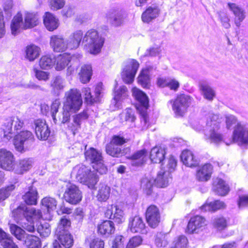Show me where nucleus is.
I'll return each mask as SVG.
<instances>
[{
	"mask_svg": "<svg viewBox=\"0 0 248 248\" xmlns=\"http://www.w3.org/2000/svg\"><path fill=\"white\" fill-rule=\"evenodd\" d=\"M64 99L62 113H58L61 105L60 100L55 99L52 103L50 114L55 124L59 122L64 124L67 122L70 119V112H76L78 111L82 105L81 93L77 89H71L66 92Z\"/></svg>",
	"mask_w": 248,
	"mask_h": 248,
	"instance_id": "obj_1",
	"label": "nucleus"
},
{
	"mask_svg": "<svg viewBox=\"0 0 248 248\" xmlns=\"http://www.w3.org/2000/svg\"><path fill=\"white\" fill-rule=\"evenodd\" d=\"M72 174L76 177L78 182L87 186L90 189L94 188L98 181L96 172L91 171L82 164L75 166L73 169Z\"/></svg>",
	"mask_w": 248,
	"mask_h": 248,
	"instance_id": "obj_2",
	"label": "nucleus"
},
{
	"mask_svg": "<svg viewBox=\"0 0 248 248\" xmlns=\"http://www.w3.org/2000/svg\"><path fill=\"white\" fill-rule=\"evenodd\" d=\"M83 43L88 51L96 55L99 53L104 43V39L93 29L88 31L84 35Z\"/></svg>",
	"mask_w": 248,
	"mask_h": 248,
	"instance_id": "obj_3",
	"label": "nucleus"
},
{
	"mask_svg": "<svg viewBox=\"0 0 248 248\" xmlns=\"http://www.w3.org/2000/svg\"><path fill=\"white\" fill-rule=\"evenodd\" d=\"M24 124L23 121L17 117H11L5 119L1 127L3 132V140L5 142L9 141L15 136V131L18 133Z\"/></svg>",
	"mask_w": 248,
	"mask_h": 248,
	"instance_id": "obj_4",
	"label": "nucleus"
},
{
	"mask_svg": "<svg viewBox=\"0 0 248 248\" xmlns=\"http://www.w3.org/2000/svg\"><path fill=\"white\" fill-rule=\"evenodd\" d=\"M12 216L17 222L24 219L27 221H29L32 218L36 219L40 218L42 217V213L39 209L22 205L18 206L13 211Z\"/></svg>",
	"mask_w": 248,
	"mask_h": 248,
	"instance_id": "obj_5",
	"label": "nucleus"
},
{
	"mask_svg": "<svg viewBox=\"0 0 248 248\" xmlns=\"http://www.w3.org/2000/svg\"><path fill=\"white\" fill-rule=\"evenodd\" d=\"M34 141L35 138L32 132L24 130L20 131L15 136L14 144L17 151L22 152L25 151L24 146L28 147L32 145Z\"/></svg>",
	"mask_w": 248,
	"mask_h": 248,
	"instance_id": "obj_6",
	"label": "nucleus"
},
{
	"mask_svg": "<svg viewBox=\"0 0 248 248\" xmlns=\"http://www.w3.org/2000/svg\"><path fill=\"white\" fill-rule=\"evenodd\" d=\"M193 101L192 97L188 95L182 94L178 95L172 104V109L175 114L177 116H183Z\"/></svg>",
	"mask_w": 248,
	"mask_h": 248,
	"instance_id": "obj_7",
	"label": "nucleus"
},
{
	"mask_svg": "<svg viewBox=\"0 0 248 248\" xmlns=\"http://www.w3.org/2000/svg\"><path fill=\"white\" fill-rule=\"evenodd\" d=\"M139 65V63L135 60L127 61L121 73L122 78L125 83L130 84L133 82Z\"/></svg>",
	"mask_w": 248,
	"mask_h": 248,
	"instance_id": "obj_8",
	"label": "nucleus"
},
{
	"mask_svg": "<svg viewBox=\"0 0 248 248\" xmlns=\"http://www.w3.org/2000/svg\"><path fill=\"white\" fill-rule=\"evenodd\" d=\"M63 197L66 202L72 204H77L82 199V192L75 185L68 183L66 185Z\"/></svg>",
	"mask_w": 248,
	"mask_h": 248,
	"instance_id": "obj_9",
	"label": "nucleus"
},
{
	"mask_svg": "<svg viewBox=\"0 0 248 248\" xmlns=\"http://www.w3.org/2000/svg\"><path fill=\"white\" fill-rule=\"evenodd\" d=\"M206 225L207 221L204 217L195 216L190 219L186 232L189 234L198 233L201 232Z\"/></svg>",
	"mask_w": 248,
	"mask_h": 248,
	"instance_id": "obj_10",
	"label": "nucleus"
},
{
	"mask_svg": "<svg viewBox=\"0 0 248 248\" xmlns=\"http://www.w3.org/2000/svg\"><path fill=\"white\" fill-rule=\"evenodd\" d=\"M103 87L101 82L98 83L94 89V95L91 93V89L88 87L84 88L82 92L84 96L85 101L88 104H92L100 101L103 95Z\"/></svg>",
	"mask_w": 248,
	"mask_h": 248,
	"instance_id": "obj_11",
	"label": "nucleus"
},
{
	"mask_svg": "<svg viewBox=\"0 0 248 248\" xmlns=\"http://www.w3.org/2000/svg\"><path fill=\"white\" fill-rule=\"evenodd\" d=\"M15 165L13 154L4 148L0 149V167L6 170H13Z\"/></svg>",
	"mask_w": 248,
	"mask_h": 248,
	"instance_id": "obj_12",
	"label": "nucleus"
},
{
	"mask_svg": "<svg viewBox=\"0 0 248 248\" xmlns=\"http://www.w3.org/2000/svg\"><path fill=\"white\" fill-rule=\"evenodd\" d=\"M33 128L37 138L41 140H46L49 137L50 130L45 120L37 119L34 121Z\"/></svg>",
	"mask_w": 248,
	"mask_h": 248,
	"instance_id": "obj_13",
	"label": "nucleus"
},
{
	"mask_svg": "<svg viewBox=\"0 0 248 248\" xmlns=\"http://www.w3.org/2000/svg\"><path fill=\"white\" fill-rule=\"evenodd\" d=\"M233 140L239 144L248 145V127L238 124L233 133Z\"/></svg>",
	"mask_w": 248,
	"mask_h": 248,
	"instance_id": "obj_14",
	"label": "nucleus"
},
{
	"mask_svg": "<svg viewBox=\"0 0 248 248\" xmlns=\"http://www.w3.org/2000/svg\"><path fill=\"white\" fill-rule=\"evenodd\" d=\"M146 219L149 225L153 228L156 227L160 220L159 210L156 206L152 205L147 209Z\"/></svg>",
	"mask_w": 248,
	"mask_h": 248,
	"instance_id": "obj_15",
	"label": "nucleus"
},
{
	"mask_svg": "<svg viewBox=\"0 0 248 248\" xmlns=\"http://www.w3.org/2000/svg\"><path fill=\"white\" fill-rule=\"evenodd\" d=\"M50 45L55 52H63L69 49L67 40L62 36L53 35L50 38Z\"/></svg>",
	"mask_w": 248,
	"mask_h": 248,
	"instance_id": "obj_16",
	"label": "nucleus"
},
{
	"mask_svg": "<svg viewBox=\"0 0 248 248\" xmlns=\"http://www.w3.org/2000/svg\"><path fill=\"white\" fill-rule=\"evenodd\" d=\"M105 216L118 224L122 223L124 221L123 211L115 205L108 207L105 213Z\"/></svg>",
	"mask_w": 248,
	"mask_h": 248,
	"instance_id": "obj_17",
	"label": "nucleus"
},
{
	"mask_svg": "<svg viewBox=\"0 0 248 248\" xmlns=\"http://www.w3.org/2000/svg\"><path fill=\"white\" fill-rule=\"evenodd\" d=\"M129 228L134 233H145L147 232L145 225L142 218L139 216H135L129 218Z\"/></svg>",
	"mask_w": 248,
	"mask_h": 248,
	"instance_id": "obj_18",
	"label": "nucleus"
},
{
	"mask_svg": "<svg viewBox=\"0 0 248 248\" xmlns=\"http://www.w3.org/2000/svg\"><path fill=\"white\" fill-rule=\"evenodd\" d=\"M160 10L156 4H152L148 7L141 16L142 20L144 23H149L157 18L160 14Z\"/></svg>",
	"mask_w": 248,
	"mask_h": 248,
	"instance_id": "obj_19",
	"label": "nucleus"
},
{
	"mask_svg": "<svg viewBox=\"0 0 248 248\" xmlns=\"http://www.w3.org/2000/svg\"><path fill=\"white\" fill-rule=\"evenodd\" d=\"M83 32L81 30H77L73 31L67 40L69 49H74L78 47L82 40L83 41Z\"/></svg>",
	"mask_w": 248,
	"mask_h": 248,
	"instance_id": "obj_20",
	"label": "nucleus"
},
{
	"mask_svg": "<svg viewBox=\"0 0 248 248\" xmlns=\"http://www.w3.org/2000/svg\"><path fill=\"white\" fill-rule=\"evenodd\" d=\"M37 13L25 12L24 14V29H31L39 23Z\"/></svg>",
	"mask_w": 248,
	"mask_h": 248,
	"instance_id": "obj_21",
	"label": "nucleus"
},
{
	"mask_svg": "<svg viewBox=\"0 0 248 248\" xmlns=\"http://www.w3.org/2000/svg\"><path fill=\"white\" fill-rule=\"evenodd\" d=\"M212 166L210 164H206L197 170L196 179L199 181H208L211 177L212 172Z\"/></svg>",
	"mask_w": 248,
	"mask_h": 248,
	"instance_id": "obj_22",
	"label": "nucleus"
},
{
	"mask_svg": "<svg viewBox=\"0 0 248 248\" xmlns=\"http://www.w3.org/2000/svg\"><path fill=\"white\" fill-rule=\"evenodd\" d=\"M165 154L166 149L164 147L155 146L151 150L150 158L153 162L159 163L164 160Z\"/></svg>",
	"mask_w": 248,
	"mask_h": 248,
	"instance_id": "obj_23",
	"label": "nucleus"
},
{
	"mask_svg": "<svg viewBox=\"0 0 248 248\" xmlns=\"http://www.w3.org/2000/svg\"><path fill=\"white\" fill-rule=\"evenodd\" d=\"M132 95L139 102L143 110H146L149 106V99L146 94L142 91L134 87L132 90Z\"/></svg>",
	"mask_w": 248,
	"mask_h": 248,
	"instance_id": "obj_24",
	"label": "nucleus"
},
{
	"mask_svg": "<svg viewBox=\"0 0 248 248\" xmlns=\"http://www.w3.org/2000/svg\"><path fill=\"white\" fill-rule=\"evenodd\" d=\"M127 90L125 86H121L117 89L115 88L114 96L113 100L111 101V105H113L116 108H119L121 101L127 96Z\"/></svg>",
	"mask_w": 248,
	"mask_h": 248,
	"instance_id": "obj_25",
	"label": "nucleus"
},
{
	"mask_svg": "<svg viewBox=\"0 0 248 248\" xmlns=\"http://www.w3.org/2000/svg\"><path fill=\"white\" fill-rule=\"evenodd\" d=\"M59 242L65 248H70L74 244L73 236L69 231L56 232Z\"/></svg>",
	"mask_w": 248,
	"mask_h": 248,
	"instance_id": "obj_26",
	"label": "nucleus"
},
{
	"mask_svg": "<svg viewBox=\"0 0 248 248\" xmlns=\"http://www.w3.org/2000/svg\"><path fill=\"white\" fill-rule=\"evenodd\" d=\"M171 179L169 171L161 169L157 173L156 178L154 179L156 186L160 187H166Z\"/></svg>",
	"mask_w": 248,
	"mask_h": 248,
	"instance_id": "obj_27",
	"label": "nucleus"
},
{
	"mask_svg": "<svg viewBox=\"0 0 248 248\" xmlns=\"http://www.w3.org/2000/svg\"><path fill=\"white\" fill-rule=\"evenodd\" d=\"M71 60V56L67 53H63L54 58V64L57 71L63 70Z\"/></svg>",
	"mask_w": 248,
	"mask_h": 248,
	"instance_id": "obj_28",
	"label": "nucleus"
},
{
	"mask_svg": "<svg viewBox=\"0 0 248 248\" xmlns=\"http://www.w3.org/2000/svg\"><path fill=\"white\" fill-rule=\"evenodd\" d=\"M124 12L122 10H113L108 15V18L114 26H120L123 22Z\"/></svg>",
	"mask_w": 248,
	"mask_h": 248,
	"instance_id": "obj_29",
	"label": "nucleus"
},
{
	"mask_svg": "<svg viewBox=\"0 0 248 248\" xmlns=\"http://www.w3.org/2000/svg\"><path fill=\"white\" fill-rule=\"evenodd\" d=\"M127 149L119 147L111 142L107 144L106 146V151L107 154L112 157H118L124 155Z\"/></svg>",
	"mask_w": 248,
	"mask_h": 248,
	"instance_id": "obj_30",
	"label": "nucleus"
},
{
	"mask_svg": "<svg viewBox=\"0 0 248 248\" xmlns=\"http://www.w3.org/2000/svg\"><path fill=\"white\" fill-rule=\"evenodd\" d=\"M228 5L235 16L234 19L235 24L237 27H239L241 22L246 17L244 11L235 3H228Z\"/></svg>",
	"mask_w": 248,
	"mask_h": 248,
	"instance_id": "obj_31",
	"label": "nucleus"
},
{
	"mask_svg": "<svg viewBox=\"0 0 248 248\" xmlns=\"http://www.w3.org/2000/svg\"><path fill=\"white\" fill-rule=\"evenodd\" d=\"M38 193L35 187L31 186L22 196L24 202L28 205H36L37 203Z\"/></svg>",
	"mask_w": 248,
	"mask_h": 248,
	"instance_id": "obj_32",
	"label": "nucleus"
},
{
	"mask_svg": "<svg viewBox=\"0 0 248 248\" xmlns=\"http://www.w3.org/2000/svg\"><path fill=\"white\" fill-rule=\"evenodd\" d=\"M213 189L217 194L220 196L226 195L230 191L228 185L220 178H217L214 180Z\"/></svg>",
	"mask_w": 248,
	"mask_h": 248,
	"instance_id": "obj_33",
	"label": "nucleus"
},
{
	"mask_svg": "<svg viewBox=\"0 0 248 248\" xmlns=\"http://www.w3.org/2000/svg\"><path fill=\"white\" fill-rule=\"evenodd\" d=\"M148 153L145 149L138 151L131 155L132 166H139L143 164L147 160Z\"/></svg>",
	"mask_w": 248,
	"mask_h": 248,
	"instance_id": "obj_34",
	"label": "nucleus"
},
{
	"mask_svg": "<svg viewBox=\"0 0 248 248\" xmlns=\"http://www.w3.org/2000/svg\"><path fill=\"white\" fill-rule=\"evenodd\" d=\"M21 29H24L23 17L20 13H18L14 17L11 24L12 34L16 35L20 31Z\"/></svg>",
	"mask_w": 248,
	"mask_h": 248,
	"instance_id": "obj_35",
	"label": "nucleus"
},
{
	"mask_svg": "<svg viewBox=\"0 0 248 248\" xmlns=\"http://www.w3.org/2000/svg\"><path fill=\"white\" fill-rule=\"evenodd\" d=\"M46 28L49 31H53L59 25V20L52 14L46 13L44 18Z\"/></svg>",
	"mask_w": 248,
	"mask_h": 248,
	"instance_id": "obj_36",
	"label": "nucleus"
},
{
	"mask_svg": "<svg viewBox=\"0 0 248 248\" xmlns=\"http://www.w3.org/2000/svg\"><path fill=\"white\" fill-rule=\"evenodd\" d=\"M181 158L183 163L187 167H195L199 164L193 153L189 150H186L183 151L181 155Z\"/></svg>",
	"mask_w": 248,
	"mask_h": 248,
	"instance_id": "obj_37",
	"label": "nucleus"
},
{
	"mask_svg": "<svg viewBox=\"0 0 248 248\" xmlns=\"http://www.w3.org/2000/svg\"><path fill=\"white\" fill-rule=\"evenodd\" d=\"M64 86V80L61 76H56L51 81V91L57 95H59L60 92L63 90Z\"/></svg>",
	"mask_w": 248,
	"mask_h": 248,
	"instance_id": "obj_38",
	"label": "nucleus"
},
{
	"mask_svg": "<svg viewBox=\"0 0 248 248\" xmlns=\"http://www.w3.org/2000/svg\"><path fill=\"white\" fill-rule=\"evenodd\" d=\"M41 49L35 45H30L26 46L25 58L30 62H33L40 55Z\"/></svg>",
	"mask_w": 248,
	"mask_h": 248,
	"instance_id": "obj_39",
	"label": "nucleus"
},
{
	"mask_svg": "<svg viewBox=\"0 0 248 248\" xmlns=\"http://www.w3.org/2000/svg\"><path fill=\"white\" fill-rule=\"evenodd\" d=\"M92 67L90 64H84L78 73L80 81L84 84L90 81L92 76Z\"/></svg>",
	"mask_w": 248,
	"mask_h": 248,
	"instance_id": "obj_40",
	"label": "nucleus"
},
{
	"mask_svg": "<svg viewBox=\"0 0 248 248\" xmlns=\"http://www.w3.org/2000/svg\"><path fill=\"white\" fill-rule=\"evenodd\" d=\"M110 190L109 186L104 184L100 183L98 186L96 194L97 200L101 202L107 201L110 196Z\"/></svg>",
	"mask_w": 248,
	"mask_h": 248,
	"instance_id": "obj_41",
	"label": "nucleus"
},
{
	"mask_svg": "<svg viewBox=\"0 0 248 248\" xmlns=\"http://www.w3.org/2000/svg\"><path fill=\"white\" fill-rule=\"evenodd\" d=\"M114 223L110 220H106L98 226V231L101 234L109 235L114 232Z\"/></svg>",
	"mask_w": 248,
	"mask_h": 248,
	"instance_id": "obj_42",
	"label": "nucleus"
},
{
	"mask_svg": "<svg viewBox=\"0 0 248 248\" xmlns=\"http://www.w3.org/2000/svg\"><path fill=\"white\" fill-rule=\"evenodd\" d=\"M226 205L224 202L217 200L213 202H211L209 203H205L203 205L201 208L202 210L204 211H216L217 210L222 209L225 208Z\"/></svg>",
	"mask_w": 248,
	"mask_h": 248,
	"instance_id": "obj_43",
	"label": "nucleus"
},
{
	"mask_svg": "<svg viewBox=\"0 0 248 248\" xmlns=\"http://www.w3.org/2000/svg\"><path fill=\"white\" fill-rule=\"evenodd\" d=\"M228 221L222 216H217L212 218V224L213 227L219 231L225 229L228 226Z\"/></svg>",
	"mask_w": 248,
	"mask_h": 248,
	"instance_id": "obj_44",
	"label": "nucleus"
},
{
	"mask_svg": "<svg viewBox=\"0 0 248 248\" xmlns=\"http://www.w3.org/2000/svg\"><path fill=\"white\" fill-rule=\"evenodd\" d=\"M85 156L86 160H90L93 164L102 159L101 153L93 148L86 151L85 152Z\"/></svg>",
	"mask_w": 248,
	"mask_h": 248,
	"instance_id": "obj_45",
	"label": "nucleus"
},
{
	"mask_svg": "<svg viewBox=\"0 0 248 248\" xmlns=\"http://www.w3.org/2000/svg\"><path fill=\"white\" fill-rule=\"evenodd\" d=\"M205 135L206 140L210 143L217 144L223 141L222 136L214 130H210Z\"/></svg>",
	"mask_w": 248,
	"mask_h": 248,
	"instance_id": "obj_46",
	"label": "nucleus"
},
{
	"mask_svg": "<svg viewBox=\"0 0 248 248\" xmlns=\"http://www.w3.org/2000/svg\"><path fill=\"white\" fill-rule=\"evenodd\" d=\"M41 203L43 207L46 209L49 213L55 210L57 205L56 200L54 198L50 197L44 198L42 200Z\"/></svg>",
	"mask_w": 248,
	"mask_h": 248,
	"instance_id": "obj_47",
	"label": "nucleus"
},
{
	"mask_svg": "<svg viewBox=\"0 0 248 248\" xmlns=\"http://www.w3.org/2000/svg\"><path fill=\"white\" fill-rule=\"evenodd\" d=\"M33 161L31 158H24L19 160V169L16 170V173L22 174L29 170L31 167Z\"/></svg>",
	"mask_w": 248,
	"mask_h": 248,
	"instance_id": "obj_48",
	"label": "nucleus"
},
{
	"mask_svg": "<svg viewBox=\"0 0 248 248\" xmlns=\"http://www.w3.org/2000/svg\"><path fill=\"white\" fill-rule=\"evenodd\" d=\"M24 241V244L28 248H38L41 245L39 238L34 235L27 234Z\"/></svg>",
	"mask_w": 248,
	"mask_h": 248,
	"instance_id": "obj_49",
	"label": "nucleus"
},
{
	"mask_svg": "<svg viewBox=\"0 0 248 248\" xmlns=\"http://www.w3.org/2000/svg\"><path fill=\"white\" fill-rule=\"evenodd\" d=\"M155 244L157 247H165L169 242V237L167 233L158 232L155 235Z\"/></svg>",
	"mask_w": 248,
	"mask_h": 248,
	"instance_id": "obj_50",
	"label": "nucleus"
},
{
	"mask_svg": "<svg viewBox=\"0 0 248 248\" xmlns=\"http://www.w3.org/2000/svg\"><path fill=\"white\" fill-rule=\"evenodd\" d=\"M54 65V58L50 55L43 56L39 61V65L42 69H48Z\"/></svg>",
	"mask_w": 248,
	"mask_h": 248,
	"instance_id": "obj_51",
	"label": "nucleus"
},
{
	"mask_svg": "<svg viewBox=\"0 0 248 248\" xmlns=\"http://www.w3.org/2000/svg\"><path fill=\"white\" fill-rule=\"evenodd\" d=\"M200 90L202 91L204 97L209 101L212 100L215 96L214 90L207 84H201Z\"/></svg>",
	"mask_w": 248,
	"mask_h": 248,
	"instance_id": "obj_52",
	"label": "nucleus"
},
{
	"mask_svg": "<svg viewBox=\"0 0 248 248\" xmlns=\"http://www.w3.org/2000/svg\"><path fill=\"white\" fill-rule=\"evenodd\" d=\"M10 229L12 234L19 240H24L27 234L24 230L15 224L10 225Z\"/></svg>",
	"mask_w": 248,
	"mask_h": 248,
	"instance_id": "obj_53",
	"label": "nucleus"
},
{
	"mask_svg": "<svg viewBox=\"0 0 248 248\" xmlns=\"http://www.w3.org/2000/svg\"><path fill=\"white\" fill-rule=\"evenodd\" d=\"M71 226V221L67 216H63L61 218L59 223L56 232L69 231L68 229Z\"/></svg>",
	"mask_w": 248,
	"mask_h": 248,
	"instance_id": "obj_54",
	"label": "nucleus"
},
{
	"mask_svg": "<svg viewBox=\"0 0 248 248\" xmlns=\"http://www.w3.org/2000/svg\"><path fill=\"white\" fill-rule=\"evenodd\" d=\"M122 121L133 122L136 117L134 115V111L130 108H127L120 115Z\"/></svg>",
	"mask_w": 248,
	"mask_h": 248,
	"instance_id": "obj_55",
	"label": "nucleus"
},
{
	"mask_svg": "<svg viewBox=\"0 0 248 248\" xmlns=\"http://www.w3.org/2000/svg\"><path fill=\"white\" fill-rule=\"evenodd\" d=\"M85 244L90 248H104V243L98 238H89L85 240Z\"/></svg>",
	"mask_w": 248,
	"mask_h": 248,
	"instance_id": "obj_56",
	"label": "nucleus"
},
{
	"mask_svg": "<svg viewBox=\"0 0 248 248\" xmlns=\"http://www.w3.org/2000/svg\"><path fill=\"white\" fill-rule=\"evenodd\" d=\"M138 83L143 88H148L150 84L149 74L145 70H142L138 78Z\"/></svg>",
	"mask_w": 248,
	"mask_h": 248,
	"instance_id": "obj_57",
	"label": "nucleus"
},
{
	"mask_svg": "<svg viewBox=\"0 0 248 248\" xmlns=\"http://www.w3.org/2000/svg\"><path fill=\"white\" fill-rule=\"evenodd\" d=\"M188 240L184 235H181L173 241L171 248H186Z\"/></svg>",
	"mask_w": 248,
	"mask_h": 248,
	"instance_id": "obj_58",
	"label": "nucleus"
},
{
	"mask_svg": "<svg viewBox=\"0 0 248 248\" xmlns=\"http://www.w3.org/2000/svg\"><path fill=\"white\" fill-rule=\"evenodd\" d=\"M155 183L154 180L144 178L141 181V186L145 190L147 195H150L152 192L153 185Z\"/></svg>",
	"mask_w": 248,
	"mask_h": 248,
	"instance_id": "obj_59",
	"label": "nucleus"
},
{
	"mask_svg": "<svg viewBox=\"0 0 248 248\" xmlns=\"http://www.w3.org/2000/svg\"><path fill=\"white\" fill-rule=\"evenodd\" d=\"M15 188V186L13 184L10 185L5 187L1 188L0 189V202L7 199Z\"/></svg>",
	"mask_w": 248,
	"mask_h": 248,
	"instance_id": "obj_60",
	"label": "nucleus"
},
{
	"mask_svg": "<svg viewBox=\"0 0 248 248\" xmlns=\"http://www.w3.org/2000/svg\"><path fill=\"white\" fill-rule=\"evenodd\" d=\"M87 118L88 116L85 112L79 113L75 116L74 118V127H71V130L73 131L74 134H75V131L79 128L81 120L83 119H87Z\"/></svg>",
	"mask_w": 248,
	"mask_h": 248,
	"instance_id": "obj_61",
	"label": "nucleus"
},
{
	"mask_svg": "<svg viewBox=\"0 0 248 248\" xmlns=\"http://www.w3.org/2000/svg\"><path fill=\"white\" fill-rule=\"evenodd\" d=\"M142 242V239L140 236L133 237L129 240L126 248H136L141 244Z\"/></svg>",
	"mask_w": 248,
	"mask_h": 248,
	"instance_id": "obj_62",
	"label": "nucleus"
},
{
	"mask_svg": "<svg viewBox=\"0 0 248 248\" xmlns=\"http://www.w3.org/2000/svg\"><path fill=\"white\" fill-rule=\"evenodd\" d=\"M93 167L96 174L97 172L101 174H105L108 170L107 167L103 163L102 159L93 164Z\"/></svg>",
	"mask_w": 248,
	"mask_h": 248,
	"instance_id": "obj_63",
	"label": "nucleus"
},
{
	"mask_svg": "<svg viewBox=\"0 0 248 248\" xmlns=\"http://www.w3.org/2000/svg\"><path fill=\"white\" fill-rule=\"evenodd\" d=\"M1 245L3 248H18L11 237H8V235L1 242Z\"/></svg>",
	"mask_w": 248,
	"mask_h": 248,
	"instance_id": "obj_64",
	"label": "nucleus"
}]
</instances>
